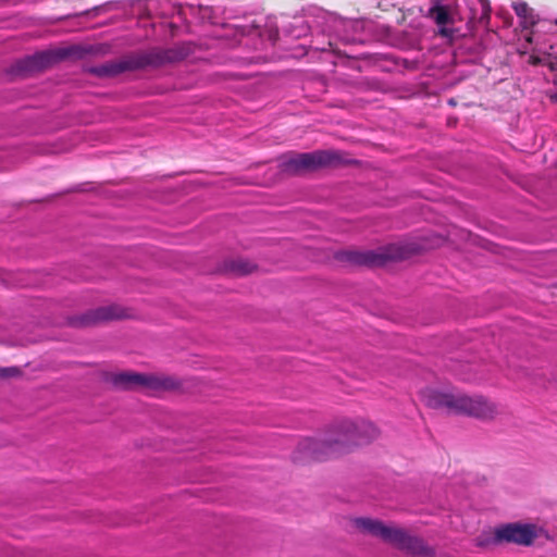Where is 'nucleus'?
<instances>
[{"label":"nucleus","mask_w":557,"mask_h":557,"mask_svg":"<svg viewBox=\"0 0 557 557\" xmlns=\"http://www.w3.org/2000/svg\"><path fill=\"white\" fill-rule=\"evenodd\" d=\"M377 435L379 430L371 422L345 420L323 440H305L300 443V449L312 459L321 461L346 454L352 447L366 444Z\"/></svg>","instance_id":"1"},{"label":"nucleus","mask_w":557,"mask_h":557,"mask_svg":"<svg viewBox=\"0 0 557 557\" xmlns=\"http://www.w3.org/2000/svg\"><path fill=\"white\" fill-rule=\"evenodd\" d=\"M189 49L184 46H175L169 49L153 48L148 51L128 54L121 59L95 66L90 72L99 77L116 76L128 71H136L146 66H161L166 63H175L184 60Z\"/></svg>","instance_id":"2"},{"label":"nucleus","mask_w":557,"mask_h":557,"mask_svg":"<svg viewBox=\"0 0 557 557\" xmlns=\"http://www.w3.org/2000/svg\"><path fill=\"white\" fill-rule=\"evenodd\" d=\"M426 404L434 409H442L448 413L467 414L478 419H493L498 414L495 403L483 396H468L462 393H442L430 391L426 394Z\"/></svg>","instance_id":"3"},{"label":"nucleus","mask_w":557,"mask_h":557,"mask_svg":"<svg viewBox=\"0 0 557 557\" xmlns=\"http://www.w3.org/2000/svg\"><path fill=\"white\" fill-rule=\"evenodd\" d=\"M343 162V154L338 150H315L284 154L280 159V168L286 174L300 175L324 168L337 166Z\"/></svg>","instance_id":"4"},{"label":"nucleus","mask_w":557,"mask_h":557,"mask_svg":"<svg viewBox=\"0 0 557 557\" xmlns=\"http://www.w3.org/2000/svg\"><path fill=\"white\" fill-rule=\"evenodd\" d=\"M110 382L115 388L123 391L162 392L181 387V382L174 376L133 371L114 373L110 376Z\"/></svg>","instance_id":"5"},{"label":"nucleus","mask_w":557,"mask_h":557,"mask_svg":"<svg viewBox=\"0 0 557 557\" xmlns=\"http://www.w3.org/2000/svg\"><path fill=\"white\" fill-rule=\"evenodd\" d=\"M542 529L534 523L509 522L493 530L492 543L495 545L515 544L529 547L539 539Z\"/></svg>","instance_id":"6"},{"label":"nucleus","mask_w":557,"mask_h":557,"mask_svg":"<svg viewBox=\"0 0 557 557\" xmlns=\"http://www.w3.org/2000/svg\"><path fill=\"white\" fill-rule=\"evenodd\" d=\"M387 544L413 557H434L435 550L425 541L408 532L406 529L394 525Z\"/></svg>","instance_id":"7"},{"label":"nucleus","mask_w":557,"mask_h":557,"mask_svg":"<svg viewBox=\"0 0 557 557\" xmlns=\"http://www.w3.org/2000/svg\"><path fill=\"white\" fill-rule=\"evenodd\" d=\"M72 54V49H59L54 51H44L26 58L20 63L23 71H39L61 61Z\"/></svg>","instance_id":"8"},{"label":"nucleus","mask_w":557,"mask_h":557,"mask_svg":"<svg viewBox=\"0 0 557 557\" xmlns=\"http://www.w3.org/2000/svg\"><path fill=\"white\" fill-rule=\"evenodd\" d=\"M126 310L117 305L100 307L82 315L77 324L86 326L104 321L119 320L127 318Z\"/></svg>","instance_id":"9"},{"label":"nucleus","mask_w":557,"mask_h":557,"mask_svg":"<svg viewBox=\"0 0 557 557\" xmlns=\"http://www.w3.org/2000/svg\"><path fill=\"white\" fill-rule=\"evenodd\" d=\"M354 527L361 533L381 539L387 543L394 525H386L377 519L361 517L352 520Z\"/></svg>","instance_id":"10"},{"label":"nucleus","mask_w":557,"mask_h":557,"mask_svg":"<svg viewBox=\"0 0 557 557\" xmlns=\"http://www.w3.org/2000/svg\"><path fill=\"white\" fill-rule=\"evenodd\" d=\"M426 17L434 21V23L440 27L438 28V35L444 38H453L454 37V29L447 27V25L454 23V17L450 12V9L448 5L438 4V5H432Z\"/></svg>","instance_id":"11"},{"label":"nucleus","mask_w":557,"mask_h":557,"mask_svg":"<svg viewBox=\"0 0 557 557\" xmlns=\"http://www.w3.org/2000/svg\"><path fill=\"white\" fill-rule=\"evenodd\" d=\"M512 10L520 18V25L524 29L534 27L539 23V16L534 10L523 0L512 2Z\"/></svg>","instance_id":"12"},{"label":"nucleus","mask_w":557,"mask_h":557,"mask_svg":"<svg viewBox=\"0 0 557 557\" xmlns=\"http://www.w3.org/2000/svg\"><path fill=\"white\" fill-rule=\"evenodd\" d=\"M341 257L347 260L348 262L358 265H375L382 263L384 259L383 256L373 253L371 251H345L341 255Z\"/></svg>","instance_id":"13"},{"label":"nucleus","mask_w":557,"mask_h":557,"mask_svg":"<svg viewBox=\"0 0 557 557\" xmlns=\"http://www.w3.org/2000/svg\"><path fill=\"white\" fill-rule=\"evenodd\" d=\"M253 265L246 260H234L230 263V271L236 275H246L252 272Z\"/></svg>","instance_id":"14"},{"label":"nucleus","mask_w":557,"mask_h":557,"mask_svg":"<svg viewBox=\"0 0 557 557\" xmlns=\"http://www.w3.org/2000/svg\"><path fill=\"white\" fill-rule=\"evenodd\" d=\"M20 373V370L15 367L10 368H1L0 369V377H9Z\"/></svg>","instance_id":"15"},{"label":"nucleus","mask_w":557,"mask_h":557,"mask_svg":"<svg viewBox=\"0 0 557 557\" xmlns=\"http://www.w3.org/2000/svg\"><path fill=\"white\" fill-rule=\"evenodd\" d=\"M529 63L534 66L546 65V57H539V55L532 54L529 58Z\"/></svg>","instance_id":"16"},{"label":"nucleus","mask_w":557,"mask_h":557,"mask_svg":"<svg viewBox=\"0 0 557 557\" xmlns=\"http://www.w3.org/2000/svg\"><path fill=\"white\" fill-rule=\"evenodd\" d=\"M552 72L557 71V59L553 60L549 55L546 57V65Z\"/></svg>","instance_id":"17"},{"label":"nucleus","mask_w":557,"mask_h":557,"mask_svg":"<svg viewBox=\"0 0 557 557\" xmlns=\"http://www.w3.org/2000/svg\"><path fill=\"white\" fill-rule=\"evenodd\" d=\"M431 1H432V5L443 4V0H431Z\"/></svg>","instance_id":"18"},{"label":"nucleus","mask_w":557,"mask_h":557,"mask_svg":"<svg viewBox=\"0 0 557 557\" xmlns=\"http://www.w3.org/2000/svg\"><path fill=\"white\" fill-rule=\"evenodd\" d=\"M555 24L557 25V18L555 20Z\"/></svg>","instance_id":"19"}]
</instances>
